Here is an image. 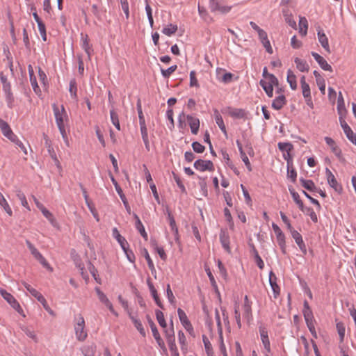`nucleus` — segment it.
<instances>
[{
    "mask_svg": "<svg viewBox=\"0 0 356 356\" xmlns=\"http://www.w3.org/2000/svg\"><path fill=\"white\" fill-rule=\"evenodd\" d=\"M0 129L4 136L17 145L25 154H27V150L23 143L18 139L17 136L13 132L8 124L0 118Z\"/></svg>",
    "mask_w": 356,
    "mask_h": 356,
    "instance_id": "nucleus-1",
    "label": "nucleus"
},
{
    "mask_svg": "<svg viewBox=\"0 0 356 356\" xmlns=\"http://www.w3.org/2000/svg\"><path fill=\"white\" fill-rule=\"evenodd\" d=\"M76 338L79 341H83L88 337L85 330V320L81 315H79L77 323L74 325Z\"/></svg>",
    "mask_w": 356,
    "mask_h": 356,
    "instance_id": "nucleus-2",
    "label": "nucleus"
},
{
    "mask_svg": "<svg viewBox=\"0 0 356 356\" xmlns=\"http://www.w3.org/2000/svg\"><path fill=\"white\" fill-rule=\"evenodd\" d=\"M52 108L57 127L64 126L65 121L67 120V115L64 106L62 105L59 108L56 104H53Z\"/></svg>",
    "mask_w": 356,
    "mask_h": 356,
    "instance_id": "nucleus-3",
    "label": "nucleus"
},
{
    "mask_svg": "<svg viewBox=\"0 0 356 356\" xmlns=\"http://www.w3.org/2000/svg\"><path fill=\"white\" fill-rule=\"evenodd\" d=\"M232 8V6H225L221 1L209 0V8L211 13L225 15L231 10Z\"/></svg>",
    "mask_w": 356,
    "mask_h": 356,
    "instance_id": "nucleus-4",
    "label": "nucleus"
},
{
    "mask_svg": "<svg viewBox=\"0 0 356 356\" xmlns=\"http://www.w3.org/2000/svg\"><path fill=\"white\" fill-rule=\"evenodd\" d=\"M0 294L11 305L13 309H15L19 314H22L24 316V314H23V309L12 294L3 289H0Z\"/></svg>",
    "mask_w": 356,
    "mask_h": 356,
    "instance_id": "nucleus-5",
    "label": "nucleus"
},
{
    "mask_svg": "<svg viewBox=\"0 0 356 356\" xmlns=\"http://www.w3.org/2000/svg\"><path fill=\"white\" fill-rule=\"evenodd\" d=\"M226 111L228 115L234 119H243L248 118L249 112L243 108H237L232 107L226 108Z\"/></svg>",
    "mask_w": 356,
    "mask_h": 356,
    "instance_id": "nucleus-6",
    "label": "nucleus"
},
{
    "mask_svg": "<svg viewBox=\"0 0 356 356\" xmlns=\"http://www.w3.org/2000/svg\"><path fill=\"white\" fill-rule=\"evenodd\" d=\"M147 321L149 324L151 330L152 332L153 337H154L155 340L156 341L159 346L162 348L164 350H166V348L164 343V341L161 339L160 334L157 330V327L154 323V321L152 320L150 316L149 315H147Z\"/></svg>",
    "mask_w": 356,
    "mask_h": 356,
    "instance_id": "nucleus-7",
    "label": "nucleus"
},
{
    "mask_svg": "<svg viewBox=\"0 0 356 356\" xmlns=\"http://www.w3.org/2000/svg\"><path fill=\"white\" fill-rule=\"evenodd\" d=\"M194 168L201 172H204L208 170L209 172H213L214 170V165L211 161L210 160H202L197 159L194 163Z\"/></svg>",
    "mask_w": 356,
    "mask_h": 356,
    "instance_id": "nucleus-8",
    "label": "nucleus"
},
{
    "mask_svg": "<svg viewBox=\"0 0 356 356\" xmlns=\"http://www.w3.org/2000/svg\"><path fill=\"white\" fill-rule=\"evenodd\" d=\"M259 331L264 347L268 353H270V343L268 338L267 327L263 323H260Z\"/></svg>",
    "mask_w": 356,
    "mask_h": 356,
    "instance_id": "nucleus-9",
    "label": "nucleus"
},
{
    "mask_svg": "<svg viewBox=\"0 0 356 356\" xmlns=\"http://www.w3.org/2000/svg\"><path fill=\"white\" fill-rule=\"evenodd\" d=\"M325 174L327 181L330 186L332 187L338 193H341L343 191L341 185L338 183L334 175L327 168H325Z\"/></svg>",
    "mask_w": 356,
    "mask_h": 356,
    "instance_id": "nucleus-10",
    "label": "nucleus"
},
{
    "mask_svg": "<svg viewBox=\"0 0 356 356\" xmlns=\"http://www.w3.org/2000/svg\"><path fill=\"white\" fill-rule=\"evenodd\" d=\"M243 316L249 324L252 321V302L249 300L248 296L244 297V303L243 305Z\"/></svg>",
    "mask_w": 356,
    "mask_h": 356,
    "instance_id": "nucleus-11",
    "label": "nucleus"
},
{
    "mask_svg": "<svg viewBox=\"0 0 356 356\" xmlns=\"http://www.w3.org/2000/svg\"><path fill=\"white\" fill-rule=\"evenodd\" d=\"M111 181L115 186V188L118 194L119 195L120 199L122 200L127 211L130 214L131 213V207L128 203V201H127L124 194L123 193L122 189L119 186L118 183L114 179L113 177H111Z\"/></svg>",
    "mask_w": 356,
    "mask_h": 356,
    "instance_id": "nucleus-12",
    "label": "nucleus"
},
{
    "mask_svg": "<svg viewBox=\"0 0 356 356\" xmlns=\"http://www.w3.org/2000/svg\"><path fill=\"white\" fill-rule=\"evenodd\" d=\"M339 122L346 137L354 144V141L356 139V136L353 133V130L346 123L343 118H339Z\"/></svg>",
    "mask_w": 356,
    "mask_h": 356,
    "instance_id": "nucleus-13",
    "label": "nucleus"
},
{
    "mask_svg": "<svg viewBox=\"0 0 356 356\" xmlns=\"http://www.w3.org/2000/svg\"><path fill=\"white\" fill-rule=\"evenodd\" d=\"M220 243H221L222 248H224V250L227 253H229V254L231 253V248L229 247V243H230L229 235L227 230H225V229L220 230Z\"/></svg>",
    "mask_w": 356,
    "mask_h": 356,
    "instance_id": "nucleus-14",
    "label": "nucleus"
},
{
    "mask_svg": "<svg viewBox=\"0 0 356 356\" xmlns=\"http://www.w3.org/2000/svg\"><path fill=\"white\" fill-rule=\"evenodd\" d=\"M291 234L293 238L295 240L296 244L299 247L300 250L303 254H307V248L305 242L303 241L302 235L296 230L293 229L291 231Z\"/></svg>",
    "mask_w": 356,
    "mask_h": 356,
    "instance_id": "nucleus-15",
    "label": "nucleus"
},
{
    "mask_svg": "<svg viewBox=\"0 0 356 356\" xmlns=\"http://www.w3.org/2000/svg\"><path fill=\"white\" fill-rule=\"evenodd\" d=\"M312 56L314 58L316 61L318 63L320 67L325 71L332 72V66L327 63V62L324 59L323 57L320 56L318 54L312 51Z\"/></svg>",
    "mask_w": 356,
    "mask_h": 356,
    "instance_id": "nucleus-16",
    "label": "nucleus"
},
{
    "mask_svg": "<svg viewBox=\"0 0 356 356\" xmlns=\"http://www.w3.org/2000/svg\"><path fill=\"white\" fill-rule=\"evenodd\" d=\"M22 283L23 286L26 288V289L40 303H46L45 298L40 292H38L36 289H33L30 284H27L26 282H22Z\"/></svg>",
    "mask_w": 356,
    "mask_h": 356,
    "instance_id": "nucleus-17",
    "label": "nucleus"
},
{
    "mask_svg": "<svg viewBox=\"0 0 356 356\" xmlns=\"http://www.w3.org/2000/svg\"><path fill=\"white\" fill-rule=\"evenodd\" d=\"M81 47L84 49L85 52L87 54L88 57L90 59L91 53L92 52V46L89 43V38L87 34L81 33Z\"/></svg>",
    "mask_w": 356,
    "mask_h": 356,
    "instance_id": "nucleus-18",
    "label": "nucleus"
},
{
    "mask_svg": "<svg viewBox=\"0 0 356 356\" xmlns=\"http://www.w3.org/2000/svg\"><path fill=\"white\" fill-rule=\"evenodd\" d=\"M277 277L275 275L270 271L269 273V283L273 292L274 298H277L280 293V288L276 282Z\"/></svg>",
    "mask_w": 356,
    "mask_h": 356,
    "instance_id": "nucleus-19",
    "label": "nucleus"
},
{
    "mask_svg": "<svg viewBox=\"0 0 356 356\" xmlns=\"http://www.w3.org/2000/svg\"><path fill=\"white\" fill-rule=\"evenodd\" d=\"M188 123L191 129V132L193 134H197L200 128V120L197 118H194L192 115H188L186 116Z\"/></svg>",
    "mask_w": 356,
    "mask_h": 356,
    "instance_id": "nucleus-20",
    "label": "nucleus"
},
{
    "mask_svg": "<svg viewBox=\"0 0 356 356\" xmlns=\"http://www.w3.org/2000/svg\"><path fill=\"white\" fill-rule=\"evenodd\" d=\"M147 285H148V287H149V289L151 292V294L152 296V298H154L156 304L161 308V309H164L163 308V305L162 304L161 301L160 300V298L157 294V291L155 289V287L154 286L153 284L152 283V282L150 281V278H148L147 280Z\"/></svg>",
    "mask_w": 356,
    "mask_h": 356,
    "instance_id": "nucleus-21",
    "label": "nucleus"
},
{
    "mask_svg": "<svg viewBox=\"0 0 356 356\" xmlns=\"http://www.w3.org/2000/svg\"><path fill=\"white\" fill-rule=\"evenodd\" d=\"M213 116L215 118L216 123L219 127L220 129L222 131V132L224 134V135L227 137V129L223 121V119L220 114L219 111L217 109H215L213 111Z\"/></svg>",
    "mask_w": 356,
    "mask_h": 356,
    "instance_id": "nucleus-22",
    "label": "nucleus"
},
{
    "mask_svg": "<svg viewBox=\"0 0 356 356\" xmlns=\"http://www.w3.org/2000/svg\"><path fill=\"white\" fill-rule=\"evenodd\" d=\"M302 312L306 324L314 321L312 311L309 307V303L307 300L304 302V309Z\"/></svg>",
    "mask_w": 356,
    "mask_h": 356,
    "instance_id": "nucleus-23",
    "label": "nucleus"
},
{
    "mask_svg": "<svg viewBox=\"0 0 356 356\" xmlns=\"http://www.w3.org/2000/svg\"><path fill=\"white\" fill-rule=\"evenodd\" d=\"M134 218L136 219V224H135V227L136 228V229L138 231V232L140 234V235L142 236V237L145 240V241H147L148 239V236H147V232H145V227L141 222V220H140L139 217L138 216L137 214L134 213Z\"/></svg>",
    "mask_w": 356,
    "mask_h": 356,
    "instance_id": "nucleus-24",
    "label": "nucleus"
},
{
    "mask_svg": "<svg viewBox=\"0 0 356 356\" xmlns=\"http://www.w3.org/2000/svg\"><path fill=\"white\" fill-rule=\"evenodd\" d=\"M286 104V99L284 95H280L273 99L272 102V107L275 110H280Z\"/></svg>",
    "mask_w": 356,
    "mask_h": 356,
    "instance_id": "nucleus-25",
    "label": "nucleus"
},
{
    "mask_svg": "<svg viewBox=\"0 0 356 356\" xmlns=\"http://www.w3.org/2000/svg\"><path fill=\"white\" fill-rule=\"evenodd\" d=\"M325 141L327 145L331 147L332 152L338 157L340 158L341 155V149L337 147L335 141L330 137H325Z\"/></svg>",
    "mask_w": 356,
    "mask_h": 356,
    "instance_id": "nucleus-26",
    "label": "nucleus"
},
{
    "mask_svg": "<svg viewBox=\"0 0 356 356\" xmlns=\"http://www.w3.org/2000/svg\"><path fill=\"white\" fill-rule=\"evenodd\" d=\"M112 232L113 236L118 241L122 250H124V248L129 246L128 242L123 236H121L116 227L113 229Z\"/></svg>",
    "mask_w": 356,
    "mask_h": 356,
    "instance_id": "nucleus-27",
    "label": "nucleus"
},
{
    "mask_svg": "<svg viewBox=\"0 0 356 356\" xmlns=\"http://www.w3.org/2000/svg\"><path fill=\"white\" fill-rule=\"evenodd\" d=\"M140 133L145 149L147 152L150 151L149 140L148 137L147 128L146 125L140 126Z\"/></svg>",
    "mask_w": 356,
    "mask_h": 356,
    "instance_id": "nucleus-28",
    "label": "nucleus"
},
{
    "mask_svg": "<svg viewBox=\"0 0 356 356\" xmlns=\"http://www.w3.org/2000/svg\"><path fill=\"white\" fill-rule=\"evenodd\" d=\"M129 316L131 318V320L132 321L135 327L140 332V334L143 337H145V329H144V327H143V326L142 325L141 321L139 319H138L136 316L132 315V314L131 312H129Z\"/></svg>",
    "mask_w": 356,
    "mask_h": 356,
    "instance_id": "nucleus-29",
    "label": "nucleus"
},
{
    "mask_svg": "<svg viewBox=\"0 0 356 356\" xmlns=\"http://www.w3.org/2000/svg\"><path fill=\"white\" fill-rule=\"evenodd\" d=\"M318 39L319 42L321 44V46L325 49V50L327 52L330 53V49L328 39H327V36L325 35V34L320 30L318 31Z\"/></svg>",
    "mask_w": 356,
    "mask_h": 356,
    "instance_id": "nucleus-30",
    "label": "nucleus"
},
{
    "mask_svg": "<svg viewBox=\"0 0 356 356\" xmlns=\"http://www.w3.org/2000/svg\"><path fill=\"white\" fill-rule=\"evenodd\" d=\"M337 111L339 115V118H343V115L346 113V109L345 108L344 100L342 96L341 92H339L338 99H337Z\"/></svg>",
    "mask_w": 356,
    "mask_h": 356,
    "instance_id": "nucleus-31",
    "label": "nucleus"
},
{
    "mask_svg": "<svg viewBox=\"0 0 356 356\" xmlns=\"http://www.w3.org/2000/svg\"><path fill=\"white\" fill-rule=\"evenodd\" d=\"M300 182L303 188L311 192L317 191V187L315 186V184L312 180L305 179L304 178L301 177L300 179Z\"/></svg>",
    "mask_w": 356,
    "mask_h": 356,
    "instance_id": "nucleus-32",
    "label": "nucleus"
},
{
    "mask_svg": "<svg viewBox=\"0 0 356 356\" xmlns=\"http://www.w3.org/2000/svg\"><path fill=\"white\" fill-rule=\"evenodd\" d=\"M81 352L85 356H95L96 345L93 343L85 345L82 347Z\"/></svg>",
    "mask_w": 356,
    "mask_h": 356,
    "instance_id": "nucleus-33",
    "label": "nucleus"
},
{
    "mask_svg": "<svg viewBox=\"0 0 356 356\" xmlns=\"http://www.w3.org/2000/svg\"><path fill=\"white\" fill-rule=\"evenodd\" d=\"M289 190L290 193L293 197V200L298 204L300 209L302 211H305L304 204H303L302 201L300 198L299 194L297 192H296L295 190L292 187L291 188L289 187Z\"/></svg>",
    "mask_w": 356,
    "mask_h": 356,
    "instance_id": "nucleus-34",
    "label": "nucleus"
},
{
    "mask_svg": "<svg viewBox=\"0 0 356 356\" xmlns=\"http://www.w3.org/2000/svg\"><path fill=\"white\" fill-rule=\"evenodd\" d=\"M294 62L296 65V67L298 70H300L302 72H308L309 70V65L307 63V62L302 59H300L299 58H296L294 59Z\"/></svg>",
    "mask_w": 356,
    "mask_h": 356,
    "instance_id": "nucleus-35",
    "label": "nucleus"
},
{
    "mask_svg": "<svg viewBox=\"0 0 356 356\" xmlns=\"http://www.w3.org/2000/svg\"><path fill=\"white\" fill-rule=\"evenodd\" d=\"M177 314H178L180 322L181 323L182 325L184 327L188 326L190 327L191 322L188 319V317H187L185 312L183 309H181V308H179L177 309Z\"/></svg>",
    "mask_w": 356,
    "mask_h": 356,
    "instance_id": "nucleus-36",
    "label": "nucleus"
},
{
    "mask_svg": "<svg viewBox=\"0 0 356 356\" xmlns=\"http://www.w3.org/2000/svg\"><path fill=\"white\" fill-rule=\"evenodd\" d=\"M259 84L268 97H272L273 96V86L267 83V81L263 79L260 80Z\"/></svg>",
    "mask_w": 356,
    "mask_h": 356,
    "instance_id": "nucleus-37",
    "label": "nucleus"
},
{
    "mask_svg": "<svg viewBox=\"0 0 356 356\" xmlns=\"http://www.w3.org/2000/svg\"><path fill=\"white\" fill-rule=\"evenodd\" d=\"M299 33L301 35L305 36L307 33L308 22L305 17H300L299 20Z\"/></svg>",
    "mask_w": 356,
    "mask_h": 356,
    "instance_id": "nucleus-38",
    "label": "nucleus"
},
{
    "mask_svg": "<svg viewBox=\"0 0 356 356\" xmlns=\"http://www.w3.org/2000/svg\"><path fill=\"white\" fill-rule=\"evenodd\" d=\"M300 84L302 90V95L304 97H309L311 95L310 87L305 81V76H302L300 78Z\"/></svg>",
    "mask_w": 356,
    "mask_h": 356,
    "instance_id": "nucleus-39",
    "label": "nucleus"
},
{
    "mask_svg": "<svg viewBox=\"0 0 356 356\" xmlns=\"http://www.w3.org/2000/svg\"><path fill=\"white\" fill-rule=\"evenodd\" d=\"M287 82L289 83L292 90H296L297 88L296 76L291 70L287 72Z\"/></svg>",
    "mask_w": 356,
    "mask_h": 356,
    "instance_id": "nucleus-40",
    "label": "nucleus"
},
{
    "mask_svg": "<svg viewBox=\"0 0 356 356\" xmlns=\"http://www.w3.org/2000/svg\"><path fill=\"white\" fill-rule=\"evenodd\" d=\"M110 116H111V120L112 124L115 126V127L118 130H120V124L119 121V118L118 113L115 111L114 108H112V109L110 111Z\"/></svg>",
    "mask_w": 356,
    "mask_h": 356,
    "instance_id": "nucleus-41",
    "label": "nucleus"
},
{
    "mask_svg": "<svg viewBox=\"0 0 356 356\" xmlns=\"http://www.w3.org/2000/svg\"><path fill=\"white\" fill-rule=\"evenodd\" d=\"M283 15L285 19V22L292 28L296 29V22L293 19L292 14L290 13L288 10L283 11Z\"/></svg>",
    "mask_w": 356,
    "mask_h": 356,
    "instance_id": "nucleus-42",
    "label": "nucleus"
},
{
    "mask_svg": "<svg viewBox=\"0 0 356 356\" xmlns=\"http://www.w3.org/2000/svg\"><path fill=\"white\" fill-rule=\"evenodd\" d=\"M203 343L204 345L205 350L207 352V354L208 356H214V353L212 348V345L210 343L209 339L205 336L203 335L202 337Z\"/></svg>",
    "mask_w": 356,
    "mask_h": 356,
    "instance_id": "nucleus-43",
    "label": "nucleus"
},
{
    "mask_svg": "<svg viewBox=\"0 0 356 356\" xmlns=\"http://www.w3.org/2000/svg\"><path fill=\"white\" fill-rule=\"evenodd\" d=\"M40 211L42 213L43 216L49 221V222L54 226H56V220L54 218L53 214L47 210L45 207L43 208Z\"/></svg>",
    "mask_w": 356,
    "mask_h": 356,
    "instance_id": "nucleus-44",
    "label": "nucleus"
},
{
    "mask_svg": "<svg viewBox=\"0 0 356 356\" xmlns=\"http://www.w3.org/2000/svg\"><path fill=\"white\" fill-rule=\"evenodd\" d=\"M177 31V26L175 24H170L162 30V33L168 36H171Z\"/></svg>",
    "mask_w": 356,
    "mask_h": 356,
    "instance_id": "nucleus-45",
    "label": "nucleus"
},
{
    "mask_svg": "<svg viewBox=\"0 0 356 356\" xmlns=\"http://www.w3.org/2000/svg\"><path fill=\"white\" fill-rule=\"evenodd\" d=\"M178 339L181 345V350L183 352H186L187 350L186 338L184 333L181 330L178 332Z\"/></svg>",
    "mask_w": 356,
    "mask_h": 356,
    "instance_id": "nucleus-46",
    "label": "nucleus"
},
{
    "mask_svg": "<svg viewBox=\"0 0 356 356\" xmlns=\"http://www.w3.org/2000/svg\"><path fill=\"white\" fill-rule=\"evenodd\" d=\"M0 205L3 208L5 211L11 216L13 214V211L11 208L10 207L8 203L6 200L3 197V195L0 193Z\"/></svg>",
    "mask_w": 356,
    "mask_h": 356,
    "instance_id": "nucleus-47",
    "label": "nucleus"
},
{
    "mask_svg": "<svg viewBox=\"0 0 356 356\" xmlns=\"http://www.w3.org/2000/svg\"><path fill=\"white\" fill-rule=\"evenodd\" d=\"M143 255H144L145 259L147 260L148 267L150 269L152 273L153 274L154 273L156 272V270H155L153 261L148 253V251L147 249L144 248L143 250Z\"/></svg>",
    "mask_w": 356,
    "mask_h": 356,
    "instance_id": "nucleus-48",
    "label": "nucleus"
},
{
    "mask_svg": "<svg viewBox=\"0 0 356 356\" xmlns=\"http://www.w3.org/2000/svg\"><path fill=\"white\" fill-rule=\"evenodd\" d=\"M79 186L83 192V197L85 199L86 203L88 209H90V211L92 213H93V210H95V207H94L93 204L89 200V197L88 195L86 189L83 187V186L81 184H80Z\"/></svg>",
    "mask_w": 356,
    "mask_h": 356,
    "instance_id": "nucleus-49",
    "label": "nucleus"
},
{
    "mask_svg": "<svg viewBox=\"0 0 356 356\" xmlns=\"http://www.w3.org/2000/svg\"><path fill=\"white\" fill-rule=\"evenodd\" d=\"M155 314L156 320L158 321V323L160 325V326L163 328H166L167 324L164 318L163 313L161 311L157 309L155 311Z\"/></svg>",
    "mask_w": 356,
    "mask_h": 356,
    "instance_id": "nucleus-50",
    "label": "nucleus"
},
{
    "mask_svg": "<svg viewBox=\"0 0 356 356\" xmlns=\"http://www.w3.org/2000/svg\"><path fill=\"white\" fill-rule=\"evenodd\" d=\"M69 91L70 92L71 97L73 99H77V94H76L77 86H76V80L74 79L70 80V81Z\"/></svg>",
    "mask_w": 356,
    "mask_h": 356,
    "instance_id": "nucleus-51",
    "label": "nucleus"
},
{
    "mask_svg": "<svg viewBox=\"0 0 356 356\" xmlns=\"http://www.w3.org/2000/svg\"><path fill=\"white\" fill-rule=\"evenodd\" d=\"M279 149L284 153L291 152L293 149V145L290 143H279L277 144Z\"/></svg>",
    "mask_w": 356,
    "mask_h": 356,
    "instance_id": "nucleus-52",
    "label": "nucleus"
},
{
    "mask_svg": "<svg viewBox=\"0 0 356 356\" xmlns=\"http://www.w3.org/2000/svg\"><path fill=\"white\" fill-rule=\"evenodd\" d=\"M136 106H137V111H138V118H139V124H140V126L146 125L145 120V117L143 113L142 106H141V103H140V99L138 100Z\"/></svg>",
    "mask_w": 356,
    "mask_h": 356,
    "instance_id": "nucleus-53",
    "label": "nucleus"
},
{
    "mask_svg": "<svg viewBox=\"0 0 356 356\" xmlns=\"http://www.w3.org/2000/svg\"><path fill=\"white\" fill-rule=\"evenodd\" d=\"M336 327H337L338 334L339 335L340 341L343 342V339H344V337H345V332H346L345 326L343 323L339 322L337 323Z\"/></svg>",
    "mask_w": 356,
    "mask_h": 356,
    "instance_id": "nucleus-54",
    "label": "nucleus"
},
{
    "mask_svg": "<svg viewBox=\"0 0 356 356\" xmlns=\"http://www.w3.org/2000/svg\"><path fill=\"white\" fill-rule=\"evenodd\" d=\"M17 197L20 200L22 205L30 211L31 209L26 200V196L21 191H17Z\"/></svg>",
    "mask_w": 356,
    "mask_h": 356,
    "instance_id": "nucleus-55",
    "label": "nucleus"
},
{
    "mask_svg": "<svg viewBox=\"0 0 356 356\" xmlns=\"http://www.w3.org/2000/svg\"><path fill=\"white\" fill-rule=\"evenodd\" d=\"M165 337L166 338V341H170V339L175 340V331L173 327V322L171 321V327L169 330H165Z\"/></svg>",
    "mask_w": 356,
    "mask_h": 356,
    "instance_id": "nucleus-56",
    "label": "nucleus"
},
{
    "mask_svg": "<svg viewBox=\"0 0 356 356\" xmlns=\"http://www.w3.org/2000/svg\"><path fill=\"white\" fill-rule=\"evenodd\" d=\"M215 317H216V323H217L218 332L219 334L220 339H222V324H221V321H220V314H219V312L218 309H216Z\"/></svg>",
    "mask_w": 356,
    "mask_h": 356,
    "instance_id": "nucleus-57",
    "label": "nucleus"
},
{
    "mask_svg": "<svg viewBox=\"0 0 356 356\" xmlns=\"http://www.w3.org/2000/svg\"><path fill=\"white\" fill-rule=\"evenodd\" d=\"M177 68V66L176 65H174L168 67L167 70L161 68V72L164 78H168L174 72H175Z\"/></svg>",
    "mask_w": 356,
    "mask_h": 356,
    "instance_id": "nucleus-58",
    "label": "nucleus"
},
{
    "mask_svg": "<svg viewBox=\"0 0 356 356\" xmlns=\"http://www.w3.org/2000/svg\"><path fill=\"white\" fill-rule=\"evenodd\" d=\"M22 330L31 339H32L35 342L38 341V338L36 334H35L33 330H30L26 326H23L21 327Z\"/></svg>",
    "mask_w": 356,
    "mask_h": 356,
    "instance_id": "nucleus-59",
    "label": "nucleus"
},
{
    "mask_svg": "<svg viewBox=\"0 0 356 356\" xmlns=\"http://www.w3.org/2000/svg\"><path fill=\"white\" fill-rule=\"evenodd\" d=\"M172 356H179L177 348L175 344V339H170V341L167 342Z\"/></svg>",
    "mask_w": 356,
    "mask_h": 356,
    "instance_id": "nucleus-60",
    "label": "nucleus"
},
{
    "mask_svg": "<svg viewBox=\"0 0 356 356\" xmlns=\"http://www.w3.org/2000/svg\"><path fill=\"white\" fill-rule=\"evenodd\" d=\"M26 244L35 259L41 254L29 240L26 241Z\"/></svg>",
    "mask_w": 356,
    "mask_h": 356,
    "instance_id": "nucleus-61",
    "label": "nucleus"
},
{
    "mask_svg": "<svg viewBox=\"0 0 356 356\" xmlns=\"http://www.w3.org/2000/svg\"><path fill=\"white\" fill-rule=\"evenodd\" d=\"M96 293H97V295L99 298V300L103 303V304H106L108 303V302L109 301L108 298H107V296L100 290V289L99 287H96L95 289Z\"/></svg>",
    "mask_w": 356,
    "mask_h": 356,
    "instance_id": "nucleus-62",
    "label": "nucleus"
},
{
    "mask_svg": "<svg viewBox=\"0 0 356 356\" xmlns=\"http://www.w3.org/2000/svg\"><path fill=\"white\" fill-rule=\"evenodd\" d=\"M123 251L125 253L127 259L130 262L134 263L136 257H135L133 251L129 248V246H127L126 248H124V250H123Z\"/></svg>",
    "mask_w": 356,
    "mask_h": 356,
    "instance_id": "nucleus-63",
    "label": "nucleus"
},
{
    "mask_svg": "<svg viewBox=\"0 0 356 356\" xmlns=\"http://www.w3.org/2000/svg\"><path fill=\"white\" fill-rule=\"evenodd\" d=\"M192 147L195 152L199 154L204 152L205 150V147L197 141L192 143Z\"/></svg>",
    "mask_w": 356,
    "mask_h": 356,
    "instance_id": "nucleus-64",
    "label": "nucleus"
}]
</instances>
